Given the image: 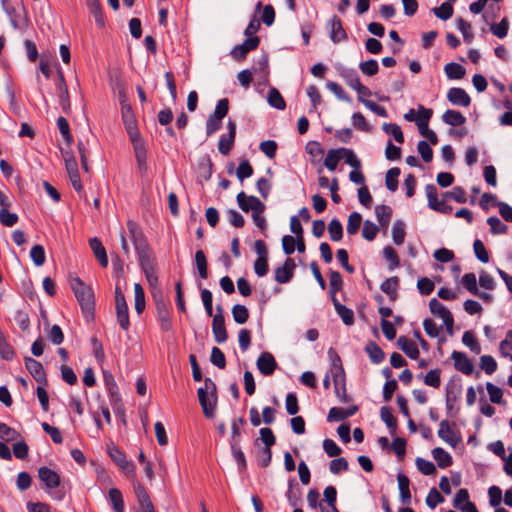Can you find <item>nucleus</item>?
<instances>
[{
	"instance_id": "59",
	"label": "nucleus",
	"mask_w": 512,
	"mask_h": 512,
	"mask_svg": "<svg viewBox=\"0 0 512 512\" xmlns=\"http://www.w3.org/2000/svg\"><path fill=\"white\" fill-rule=\"evenodd\" d=\"M379 232V227L370 220L363 223L362 236L367 241H373Z\"/></svg>"
},
{
	"instance_id": "16",
	"label": "nucleus",
	"mask_w": 512,
	"mask_h": 512,
	"mask_svg": "<svg viewBox=\"0 0 512 512\" xmlns=\"http://www.w3.org/2000/svg\"><path fill=\"white\" fill-rule=\"evenodd\" d=\"M439 426H440V428L437 433L439 438H441L444 442H446L450 446L456 447L461 441L460 433L459 432L456 433L451 428V425H450L449 421H447V420H442L440 422Z\"/></svg>"
},
{
	"instance_id": "34",
	"label": "nucleus",
	"mask_w": 512,
	"mask_h": 512,
	"mask_svg": "<svg viewBox=\"0 0 512 512\" xmlns=\"http://www.w3.org/2000/svg\"><path fill=\"white\" fill-rule=\"evenodd\" d=\"M432 456L437 462L439 468L450 467L453 463L452 456L441 447H436L432 450Z\"/></svg>"
},
{
	"instance_id": "45",
	"label": "nucleus",
	"mask_w": 512,
	"mask_h": 512,
	"mask_svg": "<svg viewBox=\"0 0 512 512\" xmlns=\"http://www.w3.org/2000/svg\"><path fill=\"white\" fill-rule=\"evenodd\" d=\"M230 448L233 458L238 464L240 470H244L247 466L246 458L239 446V441H230Z\"/></svg>"
},
{
	"instance_id": "40",
	"label": "nucleus",
	"mask_w": 512,
	"mask_h": 512,
	"mask_svg": "<svg viewBox=\"0 0 512 512\" xmlns=\"http://www.w3.org/2000/svg\"><path fill=\"white\" fill-rule=\"evenodd\" d=\"M267 101L270 106L278 110H284L286 103L278 89L271 87L268 91Z\"/></svg>"
},
{
	"instance_id": "25",
	"label": "nucleus",
	"mask_w": 512,
	"mask_h": 512,
	"mask_svg": "<svg viewBox=\"0 0 512 512\" xmlns=\"http://www.w3.org/2000/svg\"><path fill=\"white\" fill-rule=\"evenodd\" d=\"M89 246L91 250L93 251L95 257L98 259L100 265L102 267H107L108 265V258L106 249L103 246L102 242L99 238L94 237L89 240Z\"/></svg>"
},
{
	"instance_id": "1",
	"label": "nucleus",
	"mask_w": 512,
	"mask_h": 512,
	"mask_svg": "<svg viewBox=\"0 0 512 512\" xmlns=\"http://www.w3.org/2000/svg\"><path fill=\"white\" fill-rule=\"evenodd\" d=\"M70 287L75 294L86 320H92L95 310V298L92 288L86 285L79 277L71 279Z\"/></svg>"
},
{
	"instance_id": "52",
	"label": "nucleus",
	"mask_w": 512,
	"mask_h": 512,
	"mask_svg": "<svg viewBox=\"0 0 512 512\" xmlns=\"http://www.w3.org/2000/svg\"><path fill=\"white\" fill-rule=\"evenodd\" d=\"M341 155L342 159H344L345 163L351 166L354 169H360L361 168V161L356 156L353 150L348 148H341Z\"/></svg>"
},
{
	"instance_id": "14",
	"label": "nucleus",
	"mask_w": 512,
	"mask_h": 512,
	"mask_svg": "<svg viewBox=\"0 0 512 512\" xmlns=\"http://www.w3.org/2000/svg\"><path fill=\"white\" fill-rule=\"evenodd\" d=\"M38 478L44 483L47 490H52L60 486V475L47 466L38 468Z\"/></svg>"
},
{
	"instance_id": "56",
	"label": "nucleus",
	"mask_w": 512,
	"mask_h": 512,
	"mask_svg": "<svg viewBox=\"0 0 512 512\" xmlns=\"http://www.w3.org/2000/svg\"><path fill=\"white\" fill-rule=\"evenodd\" d=\"M383 256L389 262L390 270H393L400 266L399 256L393 247H391V246L384 247Z\"/></svg>"
},
{
	"instance_id": "8",
	"label": "nucleus",
	"mask_w": 512,
	"mask_h": 512,
	"mask_svg": "<svg viewBox=\"0 0 512 512\" xmlns=\"http://www.w3.org/2000/svg\"><path fill=\"white\" fill-rule=\"evenodd\" d=\"M236 201L240 209L247 213L251 211L255 212H264L265 205L262 203L256 196H248L244 191H241L236 196Z\"/></svg>"
},
{
	"instance_id": "23",
	"label": "nucleus",
	"mask_w": 512,
	"mask_h": 512,
	"mask_svg": "<svg viewBox=\"0 0 512 512\" xmlns=\"http://www.w3.org/2000/svg\"><path fill=\"white\" fill-rule=\"evenodd\" d=\"M433 115V111L430 108H426L423 105L418 106V116L416 119V125L421 135L427 132L429 129V121Z\"/></svg>"
},
{
	"instance_id": "50",
	"label": "nucleus",
	"mask_w": 512,
	"mask_h": 512,
	"mask_svg": "<svg viewBox=\"0 0 512 512\" xmlns=\"http://www.w3.org/2000/svg\"><path fill=\"white\" fill-rule=\"evenodd\" d=\"M328 232L332 241L338 242L343 237V227L338 219H332L328 224Z\"/></svg>"
},
{
	"instance_id": "6",
	"label": "nucleus",
	"mask_w": 512,
	"mask_h": 512,
	"mask_svg": "<svg viewBox=\"0 0 512 512\" xmlns=\"http://www.w3.org/2000/svg\"><path fill=\"white\" fill-rule=\"evenodd\" d=\"M115 310L117 322L120 327L124 331H128L130 328L128 305L125 296L118 285L115 287Z\"/></svg>"
},
{
	"instance_id": "42",
	"label": "nucleus",
	"mask_w": 512,
	"mask_h": 512,
	"mask_svg": "<svg viewBox=\"0 0 512 512\" xmlns=\"http://www.w3.org/2000/svg\"><path fill=\"white\" fill-rule=\"evenodd\" d=\"M341 160V148L330 149L327 152L326 158L324 160V165L328 170L334 171Z\"/></svg>"
},
{
	"instance_id": "29",
	"label": "nucleus",
	"mask_w": 512,
	"mask_h": 512,
	"mask_svg": "<svg viewBox=\"0 0 512 512\" xmlns=\"http://www.w3.org/2000/svg\"><path fill=\"white\" fill-rule=\"evenodd\" d=\"M399 285V278L397 276H393L385 279L381 285L380 289L382 292L388 295L391 301H395L398 297L397 288Z\"/></svg>"
},
{
	"instance_id": "39",
	"label": "nucleus",
	"mask_w": 512,
	"mask_h": 512,
	"mask_svg": "<svg viewBox=\"0 0 512 512\" xmlns=\"http://www.w3.org/2000/svg\"><path fill=\"white\" fill-rule=\"evenodd\" d=\"M109 500L111 502L112 508L115 512H125V505L122 493L117 488H111L108 491Z\"/></svg>"
},
{
	"instance_id": "46",
	"label": "nucleus",
	"mask_w": 512,
	"mask_h": 512,
	"mask_svg": "<svg viewBox=\"0 0 512 512\" xmlns=\"http://www.w3.org/2000/svg\"><path fill=\"white\" fill-rule=\"evenodd\" d=\"M401 171L398 167L390 168L385 177V184L388 190L395 192L398 189V177Z\"/></svg>"
},
{
	"instance_id": "44",
	"label": "nucleus",
	"mask_w": 512,
	"mask_h": 512,
	"mask_svg": "<svg viewBox=\"0 0 512 512\" xmlns=\"http://www.w3.org/2000/svg\"><path fill=\"white\" fill-rule=\"evenodd\" d=\"M122 120L125 126V129H132L137 126V120L135 118L134 112L130 104H123V109L121 110Z\"/></svg>"
},
{
	"instance_id": "41",
	"label": "nucleus",
	"mask_w": 512,
	"mask_h": 512,
	"mask_svg": "<svg viewBox=\"0 0 512 512\" xmlns=\"http://www.w3.org/2000/svg\"><path fill=\"white\" fill-rule=\"evenodd\" d=\"M380 417L390 430V433L394 435L397 429V419L392 415L391 409L387 406L381 407Z\"/></svg>"
},
{
	"instance_id": "13",
	"label": "nucleus",
	"mask_w": 512,
	"mask_h": 512,
	"mask_svg": "<svg viewBox=\"0 0 512 512\" xmlns=\"http://www.w3.org/2000/svg\"><path fill=\"white\" fill-rule=\"evenodd\" d=\"M25 368L31 376L41 385H47V377L43 365L32 357L24 358Z\"/></svg>"
},
{
	"instance_id": "2",
	"label": "nucleus",
	"mask_w": 512,
	"mask_h": 512,
	"mask_svg": "<svg viewBox=\"0 0 512 512\" xmlns=\"http://www.w3.org/2000/svg\"><path fill=\"white\" fill-rule=\"evenodd\" d=\"M197 394L199 403L203 410V414L207 418H212L215 414V408L217 403L216 384L211 378H205L204 386L198 389Z\"/></svg>"
},
{
	"instance_id": "19",
	"label": "nucleus",
	"mask_w": 512,
	"mask_h": 512,
	"mask_svg": "<svg viewBox=\"0 0 512 512\" xmlns=\"http://www.w3.org/2000/svg\"><path fill=\"white\" fill-rule=\"evenodd\" d=\"M451 358L454 360V367L456 370L465 375H471L473 373L474 365L465 353L453 351Z\"/></svg>"
},
{
	"instance_id": "21",
	"label": "nucleus",
	"mask_w": 512,
	"mask_h": 512,
	"mask_svg": "<svg viewBox=\"0 0 512 512\" xmlns=\"http://www.w3.org/2000/svg\"><path fill=\"white\" fill-rule=\"evenodd\" d=\"M357 405H352L347 409H343L340 407H332L330 408L327 416L328 422H339L343 421L353 415H355L358 411Z\"/></svg>"
},
{
	"instance_id": "57",
	"label": "nucleus",
	"mask_w": 512,
	"mask_h": 512,
	"mask_svg": "<svg viewBox=\"0 0 512 512\" xmlns=\"http://www.w3.org/2000/svg\"><path fill=\"white\" fill-rule=\"evenodd\" d=\"M89 9H90V12L92 13L94 19H95V22L97 24L98 27H104L105 25V20H104V16H103V12H102V7H101V4H100V1L97 0L95 2H91V3H88L87 4Z\"/></svg>"
},
{
	"instance_id": "28",
	"label": "nucleus",
	"mask_w": 512,
	"mask_h": 512,
	"mask_svg": "<svg viewBox=\"0 0 512 512\" xmlns=\"http://www.w3.org/2000/svg\"><path fill=\"white\" fill-rule=\"evenodd\" d=\"M441 119L445 124L453 127L461 126L466 122V117L460 111L452 109L446 110Z\"/></svg>"
},
{
	"instance_id": "24",
	"label": "nucleus",
	"mask_w": 512,
	"mask_h": 512,
	"mask_svg": "<svg viewBox=\"0 0 512 512\" xmlns=\"http://www.w3.org/2000/svg\"><path fill=\"white\" fill-rule=\"evenodd\" d=\"M330 39L334 43H339L342 40L347 39V34L343 28L342 21L338 16H333L330 20Z\"/></svg>"
},
{
	"instance_id": "18",
	"label": "nucleus",
	"mask_w": 512,
	"mask_h": 512,
	"mask_svg": "<svg viewBox=\"0 0 512 512\" xmlns=\"http://www.w3.org/2000/svg\"><path fill=\"white\" fill-rule=\"evenodd\" d=\"M258 370L264 376H270L277 368V362L270 352H262L256 362Z\"/></svg>"
},
{
	"instance_id": "11",
	"label": "nucleus",
	"mask_w": 512,
	"mask_h": 512,
	"mask_svg": "<svg viewBox=\"0 0 512 512\" xmlns=\"http://www.w3.org/2000/svg\"><path fill=\"white\" fill-rule=\"evenodd\" d=\"M259 44L260 39L258 36L248 37L242 44L236 45L230 54L236 61H242L250 51L257 49Z\"/></svg>"
},
{
	"instance_id": "5",
	"label": "nucleus",
	"mask_w": 512,
	"mask_h": 512,
	"mask_svg": "<svg viewBox=\"0 0 512 512\" xmlns=\"http://www.w3.org/2000/svg\"><path fill=\"white\" fill-rule=\"evenodd\" d=\"M103 380L115 413L124 415L122 399L113 374L110 371H103Z\"/></svg>"
},
{
	"instance_id": "64",
	"label": "nucleus",
	"mask_w": 512,
	"mask_h": 512,
	"mask_svg": "<svg viewBox=\"0 0 512 512\" xmlns=\"http://www.w3.org/2000/svg\"><path fill=\"white\" fill-rule=\"evenodd\" d=\"M480 367L486 374L491 375L497 370V362L490 355H483L480 358Z\"/></svg>"
},
{
	"instance_id": "48",
	"label": "nucleus",
	"mask_w": 512,
	"mask_h": 512,
	"mask_svg": "<svg viewBox=\"0 0 512 512\" xmlns=\"http://www.w3.org/2000/svg\"><path fill=\"white\" fill-rule=\"evenodd\" d=\"M405 224L401 220L395 221L392 227V239L396 245H401L405 239Z\"/></svg>"
},
{
	"instance_id": "26",
	"label": "nucleus",
	"mask_w": 512,
	"mask_h": 512,
	"mask_svg": "<svg viewBox=\"0 0 512 512\" xmlns=\"http://www.w3.org/2000/svg\"><path fill=\"white\" fill-rule=\"evenodd\" d=\"M152 298L156 307L157 319L170 317V310L168 304L164 299L162 290H156L154 292V297Z\"/></svg>"
},
{
	"instance_id": "4",
	"label": "nucleus",
	"mask_w": 512,
	"mask_h": 512,
	"mask_svg": "<svg viewBox=\"0 0 512 512\" xmlns=\"http://www.w3.org/2000/svg\"><path fill=\"white\" fill-rule=\"evenodd\" d=\"M127 229L133 242L138 258L151 255L152 251L141 227L134 221H127Z\"/></svg>"
},
{
	"instance_id": "54",
	"label": "nucleus",
	"mask_w": 512,
	"mask_h": 512,
	"mask_svg": "<svg viewBox=\"0 0 512 512\" xmlns=\"http://www.w3.org/2000/svg\"><path fill=\"white\" fill-rule=\"evenodd\" d=\"M487 224L490 226V233L493 235L505 234L508 230V226L503 224L496 216L488 217Z\"/></svg>"
},
{
	"instance_id": "38",
	"label": "nucleus",
	"mask_w": 512,
	"mask_h": 512,
	"mask_svg": "<svg viewBox=\"0 0 512 512\" xmlns=\"http://www.w3.org/2000/svg\"><path fill=\"white\" fill-rule=\"evenodd\" d=\"M365 351L369 355V358L372 363L379 364L385 359V353L383 350L377 345L375 342L370 341L366 347Z\"/></svg>"
},
{
	"instance_id": "20",
	"label": "nucleus",
	"mask_w": 512,
	"mask_h": 512,
	"mask_svg": "<svg viewBox=\"0 0 512 512\" xmlns=\"http://www.w3.org/2000/svg\"><path fill=\"white\" fill-rule=\"evenodd\" d=\"M448 101L457 106L468 107L471 103V98L468 93L459 87H452L447 93Z\"/></svg>"
},
{
	"instance_id": "33",
	"label": "nucleus",
	"mask_w": 512,
	"mask_h": 512,
	"mask_svg": "<svg viewBox=\"0 0 512 512\" xmlns=\"http://www.w3.org/2000/svg\"><path fill=\"white\" fill-rule=\"evenodd\" d=\"M329 280V294L331 297V301H334V299H337L336 293L342 289L343 279L338 271L330 270Z\"/></svg>"
},
{
	"instance_id": "47",
	"label": "nucleus",
	"mask_w": 512,
	"mask_h": 512,
	"mask_svg": "<svg viewBox=\"0 0 512 512\" xmlns=\"http://www.w3.org/2000/svg\"><path fill=\"white\" fill-rule=\"evenodd\" d=\"M195 263L199 273V276L202 279L208 278V266L207 259L205 253L202 250H197L195 253Z\"/></svg>"
},
{
	"instance_id": "63",
	"label": "nucleus",
	"mask_w": 512,
	"mask_h": 512,
	"mask_svg": "<svg viewBox=\"0 0 512 512\" xmlns=\"http://www.w3.org/2000/svg\"><path fill=\"white\" fill-rule=\"evenodd\" d=\"M210 361L219 369H224L226 367L225 355L222 350L216 346H214L211 350Z\"/></svg>"
},
{
	"instance_id": "51",
	"label": "nucleus",
	"mask_w": 512,
	"mask_h": 512,
	"mask_svg": "<svg viewBox=\"0 0 512 512\" xmlns=\"http://www.w3.org/2000/svg\"><path fill=\"white\" fill-rule=\"evenodd\" d=\"M134 296H135V310L138 314H141L145 309V292L141 284L136 283L134 285Z\"/></svg>"
},
{
	"instance_id": "15",
	"label": "nucleus",
	"mask_w": 512,
	"mask_h": 512,
	"mask_svg": "<svg viewBox=\"0 0 512 512\" xmlns=\"http://www.w3.org/2000/svg\"><path fill=\"white\" fill-rule=\"evenodd\" d=\"M134 493L139 505L136 512H156L147 490L141 484L134 485Z\"/></svg>"
},
{
	"instance_id": "61",
	"label": "nucleus",
	"mask_w": 512,
	"mask_h": 512,
	"mask_svg": "<svg viewBox=\"0 0 512 512\" xmlns=\"http://www.w3.org/2000/svg\"><path fill=\"white\" fill-rule=\"evenodd\" d=\"M362 222V217L358 212H352L348 217L347 233L354 235L358 232Z\"/></svg>"
},
{
	"instance_id": "27",
	"label": "nucleus",
	"mask_w": 512,
	"mask_h": 512,
	"mask_svg": "<svg viewBox=\"0 0 512 512\" xmlns=\"http://www.w3.org/2000/svg\"><path fill=\"white\" fill-rule=\"evenodd\" d=\"M397 481H398V487H399V492H400V501L405 505L410 504L411 492L409 489V485H410L409 478L405 474L399 473L397 475Z\"/></svg>"
},
{
	"instance_id": "55",
	"label": "nucleus",
	"mask_w": 512,
	"mask_h": 512,
	"mask_svg": "<svg viewBox=\"0 0 512 512\" xmlns=\"http://www.w3.org/2000/svg\"><path fill=\"white\" fill-rule=\"evenodd\" d=\"M382 129L387 134L392 135L397 143L402 144L404 142V135L399 125L394 123H384L382 125Z\"/></svg>"
},
{
	"instance_id": "10",
	"label": "nucleus",
	"mask_w": 512,
	"mask_h": 512,
	"mask_svg": "<svg viewBox=\"0 0 512 512\" xmlns=\"http://www.w3.org/2000/svg\"><path fill=\"white\" fill-rule=\"evenodd\" d=\"M227 134H223L220 136L218 141V151L220 154L227 156L233 149L235 138H236V123L235 121L229 119L227 123Z\"/></svg>"
},
{
	"instance_id": "32",
	"label": "nucleus",
	"mask_w": 512,
	"mask_h": 512,
	"mask_svg": "<svg viewBox=\"0 0 512 512\" xmlns=\"http://www.w3.org/2000/svg\"><path fill=\"white\" fill-rule=\"evenodd\" d=\"M135 159L137 162V168L140 175L143 177L146 175L148 170L147 165V150L145 145L136 146V150H134Z\"/></svg>"
},
{
	"instance_id": "36",
	"label": "nucleus",
	"mask_w": 512,
	"mask_h": 512,
	"mask_svg": "<svg viewBox=\"0 0 512 512\" xmlns=\"http://www.w3.org/2000/svg\"><path fill=\"white\" fill-rule=\"evenodd\" d=\"M287 500L293 507L301 501V489L294 479L288 481Z\"/></svg>"
},
{
	"instance_id": "12",
	"label": "nucleus",
	"mask_w": 512,
	"mask_h": 512,
	"mask_svg": "<svg viewBox=\"0 0 512 512\" xmlns=\"http://www.w3.org/2000/svg\"><path fill=\"white\" fill-rule=\"evenodd\" d=\"M107 453L109 457L115 462L125 473L134 472V464L126 459V455L114 444L107 446Z\"/></svg>"
},
{
	"instance_id": "35",
	"label": "nucleus",
	"mask_w": 512,
	"mask_h": 512,
	"mask_svg": "<svg viewBox=\"0 0 512 512\" xmlns=\"http://www.w3.org/2000/svg\"><path fill=\"white\" fill-rule=\"evenodd\" d=\"M375 214H376V217H377V220L379 222V224L383 227V228H387L389 223H390V220H391V217H392V209L390 206H387V205H377L375 207Z\"/></svg>"
},
{
	"instance_id": "58",
	"label": "nucleus",
	"mask_w": 512,
	"mask_h": 512,
	"mask_svg": "<svg viewBox=\"0 0 512 512\" xmlns=\"http://www.w3.org/2000/svg\"><path fill=\"white\" fill-rule=\"evenodd\" d=\"M432 11L436 17L446 21L453 15V6L448 2H444L439 7H435Z\"/></svg>"
},
{
	"instance_id": "7",
	"label": "nucleus",
	"mask_w": 512,
	"mask_h": 512,
	"mask_svg": "<svg viewBox=\"0 0 512 512\" xmlns=\"http://www.w3.org/2000/svg\"><path fill=\"white\" fill-rule=\"evenodd\" d=\"M429 308L432 314L440 317L444 325L446 327V331L448 334H453V325L454 318L452 313L448 308H446L441 302H439L436 298H433L429 302Z\"/></svg>"
},
{
	"instance_id": "43",
	"label": "nucleus",
	"mask_w": 512,
	"mask_h": 512,
	"mask_svg": "<svg viewBox=\"0 0 512 512\" xmlns=\"http://www.w3.org/2000/svg\"><path fill=\"white\" fill-rule=\"evenodd\" d=\"M0 356L2 359L10 361L15 356L14 348L8 343L2 329L0 328Z\"/></svg>"
},
{
	"instance_id": "60",
	"label": "nucleus",
	"mask_w": 512,
	"mask_h": 512,
	"mask_svg": "<svg viewBox=\"0 0 512 512\" xmlns=\"http://www.w3.org/2000/svg\"><path fill=\"white\" fill-rule=\"evenodd\" d=\"M462 342L464 345L470 348L472 352L475 354H479L481 352V346L478 343L477 339L475 338L472 331H466L464 332L462 336Z\"/></svg>"
},
{
	"instance_id": "3",
	"label": "nucleus",
	"mask_w": 512,
	"mask_h": 512,
	"mask_svg": "<svg viewBox=\"0 0 512 512\" xmlns=\"http://www.w3.org/2000/svg\"><path fill=\"white\" fill-rule=\"evenodd\" d=\"M127 229L133 242L138 258L151 255L152 251L141 227L134 221H127Z\"/></svg>"
},
{
	"instance_id": "22",
	"label": "nucleus",
	"mask_w": 512,
	"mask_h": 512,
	"mask_svg": "<svg viewBox=\"0 0 512 512\" xmlns=\"http://www.w3.org/2000/svg\"><path fill=\"white\" fill-rule=\"evenodd\" d=\"M461 392H462L461 384H457L453 381H450L447 383V385H446V409H447L448 413H450L453 410L454 404L457 401Z\"/></svg>"
},
{
	"instance_id": "9",
	"label": "nucleus",
	"mask_w": 512,
	"mask_h": 512,
	"mask_svg": "<svg viewBox=\"0 0 512 512\" xmlns=\"http://www.w3.org/2000/svg\"><path fill=\"white\" fill-rule=\"evenodd\" d=\"M217 313L214 315L212 320V332L215 341L218 344H222L227 341L228 333L225 327V319L223 316V309L220 305L216 307Z\"/></svg>"
},
{
	"instance_id": "17",
	"label": "nucleus",
	"mask_w": 512,
	"mask_h": 512,
	"mask_svg": "<svg viewBox=\"0 0 512 512\" xmlns=\"http://www.w3.org/2000/svg\"><path fill=\"white\" fill-rule=\"evenodd\" d=\"M296 264L290 257L286 258L284 264L275 269V281L279 284L288 283L294 275Z\"/></svg>"
},
{
	"instance_id": "31",
	"label": "nucleus",
	"mask_w": 512,
	"mask_h": 512,
	"mask_svg": "<svg viewBox=\"0 0 512 512\" xmlns=\"http://www.w3.org/2000/svg\"><path fill=\"white\" fill-rule=\"evenodd\" d=\"M138 261L142 272L145 274L146 279L152 278L153 276H157L155 272L156 262L153 253L151 255L138 258Z\"/></svg>"
},
{
	"instance_id": "37",
	"label": "nucleus",
	"mask_w": 512,
	"mask_h": 512,
	"mask_svg": "<svg viewBox=\"0 0 512 512\" xmlns=\"http://www.w3.org/2000/svg\"><path fill=\"white\" fill-rule=\"evenodd\" d=\"M445 74L447 78L452 80H459L462 79L466 74V69L455 62H450L445 65L444 67Z\"/></svg>"
},
{
	"instance_id": "53",
	"label": "nucleus",
	"mask_w": 512,
	"mask_h": 512,
	"mask_svg": "<svg viewBox=\"0 0 512 512\" xmlns=\"http://www.w3.org/2000/svg\"><path fill=\"white\" fill-rule=\"evenodd\" d=\"M499 351L503 357L512 361V330L506 332L505 339L500 342Z\"/></svg>"
},
{
	"instance_id": "62",
	"label": "nucleus",
	"mask_w": 512,
	"mask_h": 512,
	"mask_svg": "<svg viewBox=\"0 0 512 512\" xmlns=\"http://www.w3.org/2000/svg\"><path fill=\"white\" fill-rule=\"evenodd\" d=\"M30 257L36 266H42L45 263V250L42 245H34L30 250Z\"/></svg>"
},
{
	"instance_id": "30",
	"label": "nucleus",
	"mask_w": 512,
	"mask_h": 512,
	"mask_svg": "<svg viewBox=\"0 0 512 512\" xmlns=\"http://www.w3.org/2000/svg\"><path fill=\"white\" fill-rule=\"evenodd\" d=\"M334 308L337 312V314L342 319L343 323L347 326H351L354 324V313L353 311L346 307L345 305L341 304L338 299H334L332 301Z\"/></svg>"
},
{
	"instance_id": "49",
	"label": "nucleus",
	"mask_w": 512,
	"mask_h": 512,
	"mask_svg": "<svg viewBox=\"0 0 512 512\" xmlns=\"http://www.w3.org/2000/svg\"><path fill=\"white\" fill-rule=\"evenodd\" d=\"M232 316L237 324H244L249 318V311L246 306L235 304L232 307Z\"/></svg>"
}]
</instances>
